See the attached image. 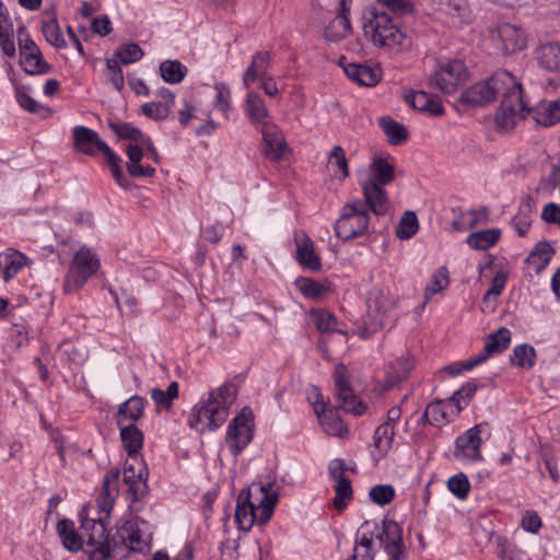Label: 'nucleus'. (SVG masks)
Returning <instances> with one entry per match:
<instances>
[{
	"label": "nucleus",
	"mask_w": 560,
	"mask_h": 560,
	"mask_svg": "<svg viewBox=\"0 0 560 560\" xmlns=\"http://www.w3.org/2000/svg\"><path fill=\"white\" fill-rule=\"evenodd\" d=\"M19 49L21 56V65L30 74H43L49 71L50 66L45 61L38 46L24 32L19 28Z\"/></svg>",
	"instance_id": "a211bd4d"
},
{
	"label": "nucleus",
	"mask_w": 560,
	"mask_h": 560,
	"mask_svg": "<svg viewBox=\"0 0 560 560\" xmlns=\"http://www.w3.org/2000/svg\"><path fill=\"white\" fill-rule=\"evenodd\" d=\"M120 65L121 63L114 58L106 60L108 79L117 91H122L125 86V78Z\"/></svg>",
	"instance_id": "69168bd1"
},
{
	"label": "nucleus",
	"mask_w": 560,
	"mask_h": 560,
	"mask_svg": "<svg viewBox=\"0 0 560 560\" xmlns=\"http://www.w3.org/2000/svg\"><path fill=\"white\" fill-rule=\"evenodd\" d=\"M148 470L142 460L128 459L124 469V482L128 486L132 500L142 497L147 490Z\"/></svg>",
	"instance_id": "412c9836"
},
{
	"label": "nucleus",
	"mask_w": 560,
	"mask_h": 560,
	"mask_svg": "<svg viewBox=\"0 0 560 560\" xmlns=\"http://www.w3.org/2000/svg\"><path fill=\"white\" fill-rule=\"evenodd\" d=\"M295 288L308 299L318 300L331 292L329 281H317L311 278L300 277L294 281Z\"/></svg>",
	"instance_id": "4c0bfd02"
},
{
	"label": "nucleus",
	"mask_w": 560,
	"mask_h": 560,
	"mask_svg": "<svg viewBox=\"0 0 560 560\" xmlns=\"http://www.w3.org/2000/svg\"><path fill=\"white\" fill-rule=\"evenodd\" d=\"M511 362L522 369H532L536 362V351L534 347L527 343L516 346L513 349Z\"/></svg>",
	"instance_id": "603ef678"
},
{
	"label": "nucleus",
	"mask_w": 560,
	"mask_h": 560,
	"mask_svg": "<svg viewBox=\"0 0 560 560\" xmlns=\"http://www.w3.org/2000/svg\"><path fill=\"white\" fill-rule=\"evenodd\" d=\"M363 201L353 199L345 203L335 222V235L350 241L365 234L370 226L369 211L384 215L389 211L390 200L385 186L395 179V167L383 155H374L371 163L357 172Z\"/></svg>",
	"instance_id": "f257e3e1"
},
{
	"label": "nucleus",
	"mask_w": 560,
	"mask_h": 560,
	"mask_svg": "<svg viewBox=\"0 0 560 560\" xmlns=\"http://www.w3.org/2000/svg\"><path fill=\"white\" fill-rule=\"evenodd\" d=\"M395 497V490L390 485H377L371 488L369 498L378 505L388 504Z\"/></svg>",
	"instance_id": "0e129e2a"
},
{
	"label": "nucleus",
	"mask_w": 560,
	"mask_h": 560,
	"mask_svg": "<svg viewBox=\"0 0 560 560\" xmlns=\"http://www.w3.org/2000/svg\"><path fill=\"white\" fill-rule=\"evenodd\" d=\"M511 342V331L505 327H500L495 332L489 335L485 340L482 350L476 355L464 362L454 363L450 366V372L458 375L463 372L471 371L476 366L486 362L495 353L506 350Z\"/></svg>",
	"instance_id": "ddd939ff"
},
{
	"label": "nucleus",
	"mask_w": 560,
	"mask_h": 560,
	"mask_svg": "<svg viewBox=\"0 0 560 560\" xmlns=\"http://www.w3.org/2000/svg\"><path fill=\"white\" fill-rule=\"evenodd\" d=\"M537 65L547 71L560 72V42H548L537 47Z\"/></svg>",
	"instance_id": "473e14b6"
},
{
	"label": "nucleus",
	"mask_w": 560,
	"mask_h": 560,
	"mask_svg": "<svg viewBox=\"0 0 560 560\" xmlns=\"http://www.w3.org/2000/svg\"><path fill=\"white\" fill-rule=\"evenodd\" d=\"M516 86V78L505 70L495 72L486 81L478 82L463 92L460 101L471 106H483Z\"/></svg>",
	"instance_id": "1a4fd4ad"
},
{
	"label": "nucleus",
	"mask_w": 560,
	"mask_h": 560,
	"mask_svg": "<svg viewBox=\"0 0 560 560\" xmlns=\"http://www.w3.org/2000/svg\"><path fill=\"white\" fill-rule=\"evenodd\" d=\"M160 75L168 84H178L184 81L188 69L179 60H164L159 67Z\"/></svg>",
	"instance_id": "79ce46f5"
},
{
	"label": "nucleus",
	"mask_w": 560,
	"mask_h": 560,
	"mask_svg": "<svg viewBox=\"0 0 560 560\" xmlns=\"http://www.w3.org/2000/svg\"><path fill=\"white\" fill-rule=\"evenodd\" d=\"M42 32L46 40L54 47L62 49L67 47V40L62 35L58 20L54 13H46L42 22Z\"/></svg>",
	"instance_id": "58836bf2"
},
{
	"label": "nucleus",
	"mask_w": 560,
	"mask_h": 560,
	"mask_svg": "<svg viewBox=\"0 0 560 560\" xmlns=\"http://www.w3.org/2000/svg\"><path fill=\"white\" fill-rule=\"evenodd\" d=\"M406 101L419 112L428 113L433 116H441L444 114V106L440 98L424 91H417L407 94Z\"/></svg>",
	"instance_id": "2f4dec72"
},
{
	"label": "nucleus",
	"mask_w": 560,
	"mask_h": 560,
	"mask_svg": "<svg viewBox=\"0 0 560 560\" xmlns=\"http://www.w3.org/2000/svg\"><path fill=\"white\" fill-rule=\"evenodd\" d=\"M31 88L26 85L15 86V100L18 104L25 110L33 114L50 113V109L38 102H36L31 95Z\"/></svg>",
	"instance_id": "09e8293b"
},
{
	"label": "nucleus",
	"mask_w": 560,
	"mask_h": 560,
	"mask_svg": "<svg viewBox=\"0 0 560 560\" xmlns=\"http://www.w3.org/2000/svg\"><path fill=\"white\" fill-rule=\"evenodd\" d=\"M117 536L120 539V541H118L119 546H126V557L130 550L143 552L150 549L151 533L144 521L138 518L126 521L122 526L117 529Z\"/></svg>",
	"instance_id": "2eb2a0df"
},
{
	"label": "nucleus",
	"mask_w": 560,
	"mask_h": 560,
	"mask_svg": "<svg viewBox=\"0 0 560 560\" xmlns=\"http://www.w3.org/2000/svg\"><path fill=\"white\" fill-rule=\"evenodd\" d=\"M502 97L500 107L494 116L495 126L502 130H511L520 120L530 114V109L523 100L522 85L517 79L516 86L514 89H506Z\"/></svg>",
	"instance_id": "f8f14e48"
},
{
	"label": "nucleus",
	"mask_w": 560,
	"mask_h": 560,
	"mask_svg": "<svg viewBox=\"0 0 560 560\" xmlns=\"http://www.w3.org/2000/svg\"><path fill=\"white\" fill-rule=\"evenodd\" d=\"M254 433V412L249 407H243L226 427L225 444L229 452L234 456L240 455L253 441Z\"/></svg>",
	"instance_id": "9b49d317"
},
{
	"label": "nucleus",
	"mask_w": 560,
	"mask_h": 560,
	"mask_svg": "<svg viewBox=\"0 0 560 560\" xmlns=\"http://www.w3.org/2000/svg\"><path fill=\"white\" fill-rule=\"evenodd\" d=\"M147 400L138 395H133L118 406L116 412L117 425L137 424V421L143 417Z\"/></svg>",
	"instance_id": "cd10ccee"
},
{
	"label": "nucleus",
	"mask_w": 560,
	"mask_h": 560,
	"mask_svg": "<svg viewBox=\"0 0 560 560\" xmlns=\"http://www.w3.org/2000/svg\"><path fill=\"white\" fill-rule=\"evenodd\" d=\"M109 126L119 138L130 141L125 149L128 156L127 171L129 175L132 177H152L155 174V167L149 162L158 164L160 159L150 137L127 122L110 124Z\"/></svg>",
	"instance_id": "20e7f679"
},
{
	"label": "nucleus",
	"mask_w": 560,
	"mask_h": 560,
	"mask_svg": "<svg viewBox=\"0 0 560 560\" xmlns=\"http://www.w3.org/2000/svg\"><path fill=\"white\" fill-rule=\"evenodd\" d=\"M313 319L316 328L322 332L339 331L345 334L337 328V318L330 312L324 310L314 312Z\"/></svg>",
	"instance_id": "680f3d73"
},
{
	"label": "nucleus",
	"mask_w": 560,
	"mask_h": 560,
	"mask_svg": "<svg viewBox=\"0 0 560 560\" xmlns=\"http://www.w3.org/2000/svg\"><path fill=\"white\" fill-rule=\"evenodd\" d=\"M320 425L329 435L346 438L349 435V430L343 421L334 411L326 410L317 417Z\"/></svg>",
	"instance_id": "a18cd8bd"
},
{
	"label": "nucleus",
	"mask_w": 560,
	"mask_h": 560,
	"mask_svg": "<svg viewBox=\"0 0 560 560\" xmlns=\"http://www.w3.org/2000/svg\"><path fill=\"white\" fill-rule=\"evenodd\" d=\"M350 8L347 0H340L337 14L323 31V37L330 43H338L352 32L349 20Z\"/></svg>",
	"instance_id": "aec40b11"
},
{
	"label": "nucleus",
	"mask_w": 560,
	"mask_h": 560,
	"mask_svg": "<svg viewBox=\"0 0 560 560\" xmlns=\"http://www.w3.org/2000/svg\"><path fill=\"white\" fill-rule=\"evenodd\" d=\"M541 525L539 515L534 511H526L521 520L522 529L530 534H537Z\"/></svg>",
	"instance_id": "338daca9"
},
{
	"label": "nucleus",
	"mask_w": 560,
	"mask_h": 560,
	"mask_svg": "<svg viewBox=\"0 0 560 560\" xmlns=\"http://www.w3.org/2000/svg\"><path fill=\"white\" fill-rule=\"evenodd\" d=\"M335 387L340 400V408L345 411L361 416L366 411V406L357 399L349 381L348 370L345 364L338 363L334 373Z\"/></svg>",
	"instance_id": "f3484780"
},
{
	"label": "nucleus",
	"mask_w": 560,
	"mask_h": 560,
	"mask_svg": "<svg viewBox=\"0 0 560 560\" xmlns=\"http://www.w3.org/2000/svg\"><path fill=\"white\" fill-rule=\"evenodd\" d=\"M447 489L457 499L466 500L470 491V482L464 472H458L448 478Z\"/></svg>",
	"instance_id": "bf43d9fd"
},
{
	"label": "nucleus",
	"mask_w": 560,
	"mask_h": 560,
	"mask_svg": "<svg viewBox=\"0 0 560 560\" xmlns=\"http://www.w3.org/2000/svg\"><path fill=\"white\" fill-rule=\"evenodd\" d=\"M178 396V383L172 382L164 390L161 388H153L151 390V398L156 406L168 409L173 405V400Z\"/></svg>",
	"instance_id": "13d9d810"
},
{
	"label": "nucleus",
	"mask_w": 560,
	"mask_h": 560,
	"mask_svg": "<svg viewBox=\"0 0 560 560\" xmlns=\"http://www.w3.org/2000/svg\"><path fill=\"white\" fill-rule=\"evenodd\" d=\"M91 510L90 505H83L79 512L81 528L86 537L83 550L89 560L125 559L126 546H119L115 538H109L105 524L91 517Z\"/></svg>",
	"instance_id": "423d86ee"
},
{
	"label": "nucleus",
	"mask_w": 560,
	"mask_h": 560,
	"mask_svg": "<svg viewBox=\"0 0 560 560\" xmlns=\"http://www.w3.org/2000/svg\"><path fill=\"white\" fill-rule=\"evenodd\" d=\"M396 430L388 424H380L373 435V446L378 457L385 456L393 446Z\"/></svg>",
	"instance_id": "37998d69"
},
{
	"label": "nucleus",
	"mask_w": 560,
	"mask_h": 560,
	"mask_svg": "<svg viewBox=\"0 0 560 560\" xmlns=\"http://www.w3.org/2000/svg\"><path fill=\"white\" fill-rule=\"evenodd\" d=\"M26 265V257L19 250L0 253V275L4 281L13 279Z\"/></svg>",
	"instance_id": "c9c22d12"
},
{
	"label": "nucleus",
	"mask_w": 560,
	"mask_h": 560,
	"mask_svg": "<svg viewBox=\"0 0 560 560\" xmlns=\"http://www.w3.org/2000/svg\"><path fill=\"white\" fill-rule=\"evenodd\" d=\"M262 153L271 162H280L291 154V148L281 128L275 124H265L259 128Z\"/></svg>",
	"instance_id": "dca6fc26"
},
{
	"label": "nucleus",
	"mask_w": 560,
	"mask_h": 560,
	"mask_svg": "<svg viewBox=\"0 0 560 560\" xmlns=\"http://www.w3.org/2000/svg\"><path fill=\"white\" fill-rule=\"evenodd\" d=\"M71 132L75 151L85 155H95L97 152L103 153L116 183L125 189L131 187L130 180L124 175L120 167V156L101 139L95 130L78 125L72 128Z\"/></svg>",
	"instance_id": "0eeeda50"
},
{
	"label": "nucleus",
	"mask_w": 560,
	"mask_h": 560,
	"mask_svg": "<svg viewBox=\"0 0 560 560\" xmlns=\"http://www.w3.org/2000/svg\"><path fill=\"white\" fill-rule=\"evenodd\" d=\"M498 35L501 40L502 50L506 54H515L526 48L527 34L522 27L503 23L498 27Z\"/></svg>",
	"instance_id": "a878e982"
},
{
	"label": "nucleus",
	"mask_w": 560,
	"mask_h": 560,
	"mask_svg": "<svg viewBox=\"0 0 560 560\" xmlns=\"http://www.w3.org/2000/svg\"><path fill=\"white\" fill-rule=\"evenodd\" d=\"M502 231L499 228H490L471 232L465 240L466 244L475 250H487L500 241Z\"/></svg>",
	"instance_id": "e433bc0d"
},
{
	"label": "nucleus",
	"mask_w": 560,
	"mask_h": 560,
	"mask_svg": "<svg viewBox=\"0 0 560 560\" xmlns=\"http://www.w3.org/2000/svg\"><path fill=\"white\" fill-rule=\"evenodd\" d=\"M556 250L547 241H540L534 245L525 259V266L529 273L538 276L550 264Z\"/></svg>",
	"instance_id": "bb28decb"
},
{
	"label": "nucleus",
	"mask_w": 560,
	"mask_h": 560,
	"mask_svg": "<svg viewBox=\"0 0 560 560\" xmlns=\"http://www.w3.org/2000/svg\"><path fill=\"white\" fill-rule=\"evenodd\" d=\"M419 230V221L413 211H406L396 228V236L400 240L412 237Z\"/></svg>",
	"instance_id": "6e6d98bb"
},
{
	"label": "nucleus",
	"mask_w": 560,
	"mask_h": 560,
	"mask_svg": "<svg viewBox=\"0 0 560 560\" xmlns=\"http://www.w3.org/2000/svg\"><path fill=\"white\" fill-rule=\"evenodd\" d=\"M58 537L62 546L70 552L83 550L85 540L77 533L74 523L71 520L63 518L57 523Z\"/></svg>",
	"instance_id": "f704fd0d"
},
{
	"label": "nucleus",
	"mask_w": 560,
	"mask_h": 560,
	"mask_svg": "<svg viewBox=\"0 0 560 560\" xmlns=\"http://www.w3.org/2000/svg\"><path fill=\"white\" fill-rule=\"evenodd\" d=\"M334 491L335 509L339 511L345 510L349 505L353 494L350 480H341L340 482H335Z\"/></svg>",
	"instance_id": "052dcab7"
},
{
	"label": "nucleus",
	"mask_w": 560,
	"mask_h": 560,
	"mask_svg": "<svg viewBox=\"0 0 560 560\" xmlns=\"http://www.w3.org/2000/svg\"><path fill=\"white\" fill-rule=\"evenodd\" d=\"M295 244V259L305 269L312 271H319L323 267L322 258L315 249V244L312 238L301 233L294 238Z\"/></svg>",
	"instance_id": "5701e85b"
},
{
	"label": "nucleus",
	"mask_w": 560,
	"mask_h": 560,
	"mask_svg": "<svg viewBox=\"0 0 560 560\" xmlns=\"http://www.w3.org/2000/svg\"><path fill=\"white\" fill-rule=\"evenodd\" d=\"M101 268V259L89 246H81L72 256L65 276L62 290L66 294L80 291Z\"/></svg>",
	"instance_id": "6e6552de"
},
{
	"label": "nucleus",
	"mask_w": 560,
	"mask_h": 560,
	"mask_svg": "<svg viewBox=\"0 0 560 560\" xmlns=\"http://www.w3.org/2000/svg\"><path fill=\"white\" fill-rule=\"evenodd\" d=\"M443 10L454 26H460L470 21V11L465 0H448Z\"/></svg>",
	"instance_id": "c03bdc74"
},
{
	"label": "nucleus",
	"mask_w": 560,
	"mask_h": 560,
	"mask_svg": "<svg viewBox=\"0 0 560 560\" xmlns=\"http://www.w3.org/2000/svg\"><path fill=\"white\" fill-rule=\"evenodd\" d=\"M467 211L471 229L477 228L479 225H486L490 221V211L485 206L468 209Z\"/></svg>",
	"instance_id": "774afa93"
},
{
	"label": "nucleus",
	"mask_w": 560,
	"mask_h": 560,
	"mask_svg": "<svg viewBox=\"0 0 560 560\" xmlns=\"http://www.w3.org/2000/svg\"><path fill=\"white\" fill-rule=\"evenodd\" d=\"M0 48L4 56H15L14 25L2 0H0Z\"/></svg>",
	"instance_id": "7c9ffc66"
},
{
	"label": "nucleus",
	"mask_w": 560,
	"mask_h": 560,
	"mask_svg": "<svg viewBox=\"0 0 560 560\" xmlns=\"http://www.w3.org/2000/svg\"><path fill=\"white\" fill-rule=\"evenodd\" d=\"M530 114L537 125L550 127L560 122V97L556 101H544L537 104Z\"/></svg>",
	"instance_id": "72a5a7b5"
},
{
	"label": "nucleus",
	"mask_w": 560,
	"mask_h": 560,
	"mask_svg": "<svg viewBox=\"0 0 560 560\" xmlns=\"http://www.w3.org/2000/svg\"><path fill=\"white\" fill-rule=\"evenodd\" d=\"M377 300V296H371L368 301L369 311H373L375 314L373 315V319L370 324L365 323L364 327L359 329L358 335L362 339L369 338L383 327L386 308L383 304H378Z\"/></svg>",
	"instance_id": "ea45409f"
},
{
	"label": "nucleus",
	"mask_w": 560,
	"mask_h": 560,
	"mask_svg": "<svg viewBox=\"0 0 560 560\" xmlns=\"http://www.w3.org/2000/svg\"><path fill=\"white\" fill-rule=\"evenodd\" d=\"M381 540L384 550L404 546L401 527L397 522L390 521L384 523Z\"/></svg>",
	"instance_id": "5fc2aeb1"
},
{
	"label": "nucleus",
	"mask_w": 560,
	"mask_h": 560,
	"mask_svg": "<svg viewBox=\"0 0 560 560\" xmlns=\"http://www.w3.org/2000/svg\"><path fill=\"white\" fill-rule=\"evenodd\" d=\"M380 126L392 144H399L407 139L406 128L390 117H382Z\"/></svg>",
	"instance_id": "864d4df0"
},
{
	"label": "nucleus",
	"mask_w": 560,
	"mask_h": 560,
	"mask_svg": "<svg viewBox=\"0 0 560 560\" xmlns=\"http://www.w3.org/2000/svg\"><path fill=\"white\" fill-rule=\"evenodd\" d=\"M143 55L144 52L139 45L129 43L119 46L113 58L121 65H130L139 61Z\"/></svg>",
	"instance_id": "4d7b16f0"
},
{
	"label": "nucleus",
	"mask_w": 560,
	"mask_h": 560,
	"mask_svg": "<svg viewBox=\"0 0 560 560\" xmlns=\"http://www.w3.org/2000/svg\"><path fill=\"white\" fill-rule=\"evenodd\" d=\"M119 436L125 452L130 459L139 458L143 447L144 435L137 424L128 423L127 425H118Z\"/></svg>",
	"instance_id": "c756f323"
},
{
	"label": "nucleus",
	"mask_w": 560,
	"mask_h": 560,
	"mask_svg": "<svg viewBox=\"0 0 560 560\" xmlns=\"http://www.w3.org/2000/svg\"><path fill=\"white\" fill-rule=\"evenodd\" d=\"M450 284V271L446 266L439 267L431 276L424 290V302L446 289Z\"/></svg>",
	"instance_id": "49530a36"
},
{
	"label": "nucleus",
	"mask_w": 560,
	"mask_h": 560,
	"mask_svg": "<svg viewBox=\"0 0 560 560\" xmlns=\"http://www.w3.org/2000/svg\"><path fill=\"white\" fill-rule=\"evenodd\" d=\"M363 36L374 47L399 50L410 45L406 31L376 7H368L362 12Z\"/></svg>",
	"instance_id": "39448f33"
},
{
	"label": "nucleus",
	"mask_w": 560,
	"mask_h": 560,
	"mask_svg": "<svg viewBox=\"0 0 560 560\" xmlns=\"http://www.w3.org/2000/svg\"><path fill=\"white\" fill-rule=\"evenodd\" d=\"M506 282H508V273L504 270H499L494 275V277L491 281V285L482 299V303L488 310H490V311L494 310L495 300L502 293L503 289L506 285Z\"/></svg>",
	"instance_id": "8fccbe9b"
},
{
	"label": "nucleus",
	"mask_w": 560,
	"mask_h": 560,
	"mask_svg": "<svg viewBox=\"0 0 560 560\" xmlns=\"http://www.w3.org/2000/svg\"><path fill=\"white\" fill-rule=\"evenodd\" d=\"M247 93L244 97L243 109L245 116L255 126L262 127L265 124H270V112L261 95L253 89H246Z\"/></svg>",
	"instance_id": "b1692460"
},
{
	"label": "nucleus",
	"mask_w": 560,
	"mask_h": 560,
	"mask_svg": "<svg viewBox=\"0 0 560 560\" xmlns=\"http://www.w3.org/2000/svg\"><path fill=\"white\" fill-rule=\"evenodd\" d=\"M343 71L353 83L360 86L373 88L377 85L383 78V71L380 65L350 62L343 66Z\"/></svg>",
	"instance_id": "4be33fe9"
},
{
	"label": "nucleus",
	"mask_w": 560,
	"mask_h": 560,
	"mask_svg": "<svg viewBox=\"0 0 560 560\" xmlns=\"http://www.w3.org/2000/svg\"><path fill=\"white\" fill-rule=\"evenodd\" d=\"M277 502L278 493L270 483L253 482L237 497L235 521L238 528L248 532L254 525H266Z\"/></svg>",
	"instance_id": "7ed1b4c3"
},
{
	"label": "nucleus",
	"mask_w": 560,
	"mask_h": 560,
	"mask_svg": "<svg viewBox=\"0 0 560 560\" xmlns=\"http://www.w3.org/2000/svg\"><path fill=\"white\" fill-rule=\"evenodd\" d=\"M468 71L462 60L442 59L429 77V84L445 94H453L467 81Z\"/></svg>",
	"instance_id": "9d476101"
},
{
	"label": "nucleus",
	"mask_w": 560,
	"mask_h": 560,
	"mask_svg": "<svg viewBox=\"0 0 560 560\" xmlns=\"http://www.w3.org/2000/svg\"><path fill=\"white\" fill-rule=\"evenodd\" d=\"M328 168L334 176L340 180L349 177V164L345 150L340 145H335L328 154Z\"/></svg>",
	"instance_id": "a19ab883"
},
{
	"label": "nucleus",
	"mask_w": 560,
	"mask_h": 560,
	"mask_svg": "<svg viewBox=\"0 0 560 560\" xmlns=\"http://www.w3.org/2000/svg\"><path fill=\"white\" fill-rule=\"evenodd\" d=\"M118 470L107 472L104 476L102 490L97 497L96 504H85L92 508L91 517L100 520L103 524H105V520L109 516L114 501L118 494Z\"/></svg>",
	"instance_id": "6ab92c4d"
},
{
	"label": "nucleus",
	"mask_w": 560,
	"mask_h": 560,
	"mask_svg": "<svg viewBox=\"0 0 560 560\" xmlns=\"http://www.w3.org/2000/svg\"><path fill=\"white\" fill-rule=\"evenodd\" d=\"M213 89L215 92L212 101L213 107L218 109L224 116V118L229 119L232 108L231 89L224 82H217Z\"/></svg>",
	"instance_id": "de8ad7c7"
},
{
	"label": "nucleus",
	"mask_w": 560,
	"mask_h": 560,
	"mask_svg": "<svg viewBox=\"0 0 560 560\" xmlns=\"http://www.w3.org/2000/svg\"><path fill=\"white\" fill-rule=\"evenodd\" d=\"M271 58L267 51L256 52L248 67L243 73L242 82L245 89H252V85L268 75Z\"/></svg>",
	"instance_id": "c85d7f7f"
},
{
	"label": "nucleus",
	"mask_w": 560,
	"mask_h": 560,
	"mask_svg": "<svg viewBox=\"0 0 560 560\" xmlns=\"http://www.w3.org/2000/svg\"><path fill=\"white\" fill-rule=\"evenodd\" d=\"M171 112L172 109L168 108V105H164L160 101L148 102L141 106V113L154 120L166 119Z\"/></svg>",
	"instance_id": "e2e57ef3"
},
{
	"label": "nucleus",
	"mask_w": 560,
	"mask_h": 560,
	"mask_svg": "<svg viewBox=\"0 0 560 560\" xmlns=\"http://www.w3.org/2000/svg\"><path fill=\"white\" fill-rule=\"evenodd\" d=\"M237 396L236 386L225 382L203 394L191 408L187 423L199 433L218 430L228 419Z\"/></svg>",
	"instance_id": "f03ea898"
},
{
	"label": "nucleus",
	"mask_w": 560,
	"mask_h": 560,
	"mask_svg": "<svg viewBox=\"0 0 560 560\" xmlns=\"http://www.w3.org/2000/svg\"><path fill=\"white\" fill-rule=\"evenodd\" d=\"M413 368L415 359L410 353H405L390 361L385 371L384 388L390 389L406 381Z\"/></svg>",
	"instance_id": "393cba45"
},
{
	"label": "nucleus",
	"mask_w": 560,
	"mask_h": 560,
	"mask_svg": "<svg viewBox=\"0 0 560 560\" xmlns=\"http://www.w3.org/2000/svg\"><path fill=\"white\" fill-rule=\"evenodd\" d=\"M486 427L487 423H478L456 438L453 452L456 460L463 464H470L483 459L481 453V445L483 443L481 433Z\"/></svg>",
	"instance_id": "4468645a"
},
{
	"label": "nucleus",
	"mask_w": 560,
	"mask_h": 560,
	"mask_svg": "<svg viewBox=\"0 0 560 560\" xmlns=\"http://www.w3.org/2000/svg\"><path fill=\"white\" fill-rule=\"evenodd\" d=\"M534 219V211L529 202L522 203L512 219V226L518 236H525Z\"/></svg>",
	"instance_id": "3c124183"
}]
</instances>
